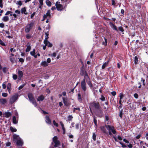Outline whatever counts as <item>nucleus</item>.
Returning a JSON list of instances; mask_svg holds the SVG:
<instances>
[{"instance_id":"obj_1","label":"nucleus","mask_w":148,"mask_h":148,"mask_svg":"<svg viewBox=\"0 0 148 148\" xmlns=\"http://www.w3.org/2000/svg\"><path fill=\"white\" fill-rule=\"evenodd\" d=\"M80 74L82 76H84V78L86 77H89L88 74L86 71V68L85 67L84 64H83L82 66L81 67L80 69Z\"/></svg>"},{"instance_id":"obj_2","label":"nucleus","mask_w":148,"mask_h":148,"mask_svg":"<svg viewBox=\"0 0 148 148\" xmlns=\"http://www.w3.org/2000/svg\"><path fill=\"white\" fill-rule=\"evenodd\" d=\"M90 106L91 107L94 108L97 110L100 109L101 108L99 103L95 101L90 103Z\"/></svg>"},{"instance_id":"obj_3","label":"nucleus","mask_w":148,"mask_h":148,"mask_svg":"<svg viewBox=\"0 0 148 148\" xmlns=\"http://www.w3.org/2000/svg\"><path fill=\"white\" fill-rule=\"evenodd\" d=\"M28 97L29 101L34 105L36 107L37 106V103L34 99L33 94L32 93H29L28 94Z\"/></svg>"},{"instance_id":"obj_4","label":"nucleus","mask_w":148,"mask_h":148,"mask_svg":"<svg viewBox=\"0 0 148 148\" xmlns=\"http://www.w3.org/2000/svg\"><path fill=\"white\" fill-rule=\"evenodd\" d=\"M106 127H108V130H109V134L111 136L112 135V134L111 132L114 134H115L116 133V131L114 129V127L113 126H111L110 125H105Z\"/></svg>"},{"instance_id":"obj_5","label":"nucleus","mask_w":148,"mask_h":148,"mask_svg":"<svg viewBox=\"0 0 148 148\" xmlns=\"http://www.w3.org/2000/svg\"><path fill=\"white\" fill-rule=\"evenodd\" d=\"M34 23L31 22L29 24H27L25 27V33H28L34 26Z\"/></svg>"},{"instance_id":"obj_6","label":"nucleus","mask_w":148,"mask_h":148,"mask_svg":"<svg viewBox=\"0 0 148 148\" xmlns=\"http://www.w3.org/2000/svg\"><path fill=\"white\" fill-rule=\"evenodd\" d=\"M86 79L85 77L84 78L81 82V88L84 91H86L87 89L85 81Z\"/></svg>"},{"instance_id":"obj_7","label":"nucleus","mask_w":148,"mask_h":148,"mask_svg":"<svg viewBox=\"0 0 148 148\" xmlns=\"http://www.w3.org/2000/svg\"><path fill=\"white\" fill-rule=\"evenodd\" d=\"M53 141L55 143L54 146L55 147H57L60 145V142L58 140V138L57 136H54L53 138Z\"/></svg>"},{"instance_id":"obj_8","label":"nucleus","mask_w":148,"mask_h":148,"mask_svg":"<svg viewBox=\"0 0 148 148\" xmlns=\"http://www.w3.org/2000/svg\"><path fill=\"white\" fill-rule=\"evenodd\" d=\"M96 112V115L99 117L102 118L103 115V113L102 110L101 108L100 109L97 110Z\"/></svg>"},{"instance_id":"obj_9","label":"nucleus","mask_w":148,"mask_h":148,"mask_svg":"<svg viewBox=\"0 0 148 148\" xmlns=\"http://www.w3.org/2000/svg\"><path fill=\"white\" fill-rule=\"evenodd\" d=\"M60 2H57L56 3V6L58 10H62L63 8L62 5L60 4Z\"/></svg>"},{"instance_id":"obj_10","label":"nucleus","mask_w":148,"mask_h":148,"mask_svg":"<svg viewBox=\"0 0 148 148\" xmlns=\"http://www.w3.org/2000/svg\"><path fill=\"white\" fill-rule=\"evenodd\" d=\"M18 95H16L12 96L10 98V101L11 103H14L17 99Z\"/></svg>"},{"instance_id":"obj_11","label":"nucleus","mask_w":148,"mask_h":148,"mask_svg":"<svg viewBox=\"0 0 148 148\" xmlns=\"http://www.w3.org/2000/svg\"><path fill=\"white\" fill-rule=\"evenodd\" d=\"M109 24L113 30L118 32V30L116 26L114 24L111 22H110Z\"/></svg>"},{"instance_id":"obj_12","label":"nucleus","mask_w":148,"mask_h":148,"mask_svg":"<svg viewBox=\"0 0 148 148\" xmlns=\"http://www.w3.org/2000/svg\"><path fill=\"white\" fill-rule=\"evenodd\" d=\"M62 99L64 105L66 106H68V99L67 97H63Z\"/></svg>"},{"instance_id":"obj_13","label":"nucleus","mask_w":148,"mask_h":148,"mask_svg":"<svg viewBox=\"0 0 148 148\" xmlns=\"http://www.w3.org/2000/svg\"><path fill=\"white\" fill-rule=\"evenodd\" d=\"M12 115V114L8 112V110L7 112H5L3 113V115L4 117H6L7 118H8L10 116Z\"/></svg>"},{"instance_id":"obj_14","label":"nucleus","mask_w":148,"mask_h":148,"mask_svg":"<svg viewBox=\"0 0 148 148\" xmlns=\"http://www.w3.org/2000/svg\"><path fill=\"white\" fill-rule=\"evenodd\" d=\"M45 97L42 95H41L40 96H38L37 99V101H43Z\"/></svg>"},{"instance_id":"obj_15","label":"nucleus","mask_w":148,"mask_h":148,"mask_svg":"<svg viewBox=\"0 0 148 148\" xmlns=\"http://www.w3.org/2000/svg\"><path fill=\"white\" fill-rule=\"evenodd\" d=\"M18 121V117H16L14 116L13 117L12 121L13 123L14 124H17Z\"/></svg>"},{"instance_id":"obj_16","label":"nucleus","mask_w":148,"mask_h":148,"mask_svg":"<svg viewBox=\"0 0 148 148\" xmlns=\"http://www.w3.org/2000/svg\"><path fill=\"white\" fill-rule=\"evenodd\" d=\"M44 16L45 18H46L48 17H49V18H50L51 17L50 10H48L46 14H44Z\"/></svg>"},{"instance_id":"obj_17","label":"nucleus","mask_w":148,"mask_h":148,"mask_svg":"<svg viewBox=\"0 0 148 148\" xmlns=\"http://www.w3.org/2000/svg\"><path fill=\"white\" fill-rule=\"evenodd\" d=\"M13 141H15L20 138L18 135H16L15 134L13 135Z\"/></svg>"},{"instance_id":"obj_18","label":"nucleus","mask_w":148,"mask_h":148,"mask_svg":"<svg viewBox=\"0 0 148 148\" xmlns=\"http://www.w3.org/2000/svg\"><path fill=\"white\" fill-rule=\"evenodd\" d=\"M101 130L102 132L104 134H107V132H106V130L105 127L103 126H101L100 127Z\"/></svg>"},{"instance_id":"obj_19","label":"nucleus","mask_w":148,"mask_h":148,"mask_svg":"<svg viewBox=\"0 0 148 148\" xmlns=\"http://www.w3.org/2000/svg\"><path fill=\"white\" fill-rule=\"evenodd\" d=\"M16 144L18 146H22L23 145V142L21 138H20L16 141Z\"/></svg>"},{"instance_id":"obj_20","label":"nucleus","mask_w":148,"mask_h":148,"mask_svg":"<svg viewBox=\"0 0 148 148\" xmlns=\"http://www.w3.org/2000/svg\"><path fill=\"white\" fill-rule=\"evenodd\" d=\"M44 43L48 47H51L52 46V44L50 43L49 41L47 40V41H46L44 42Z\"/></svg>"},{"instance_id":"obj_21","label":"nucleus","mask_w":148,"mask_h":148,"mask_svg":"<svg viewBox=\"0 0 148 148\" xmlns=\"http://www.w3.org/2000/svg\"><path fill=\"white\" fill-rule=\"evenodd\" d=\"M45 121L46 123L48 124H50L51 123V120L49 116H46L45 117Z\"/></svg>"},{"instance_id":"obj_22","label":"nucleus","mask_w":148,"mask_h":148,"mask_svg":"<svg viewBox=\"0 0 148 148\" xmlns=\"http://www.w3.org/2000/svg\"><path fill=\"white\" fill-rule=\"evenodd\" d=\"M109 60H108L107 61L104 63L102 65V69H104L106 67V66L109 63Z\"/></svg>"},{"instance_id":"obj_23","label":"nucleus","mask_w":148,"mask_h":148,"mask_svg":"<svg viewBox=\"0 0 148 148\" xmlns=\"http://www.w3.org/2000/svg\"><path fill=\"white\" fill-rule=\"evenodd\" d=\"M9 18L8 16H3L2 18V20L5 22L8 21L9 20Z\"/></svg>"},{"instance_id":"obj_24","label":"nucleus","mask_w":148,"mask_h":148,"mask_svg":"<svg viewBox=\"0 0 148 148\" xmlns=\"http://www.w3.org/2000/svg\"><path fill=\"white\" fill-rule=\"evenodd\" d=\"M45 39L44 40V42H45L46 41H47V40H48V38L49 37H48L49 35V31H48L47 32H46L45 33Z\"/></svg>"},{"instance_id":"obj_25","label":"nucleus","mask_w":148,"mask_h":148,"mask_svg":"<svg viewBox=\"0 0 148 148\" xmlns=\"http://www.w3.org/2000/svg\"><path fill=\"white\" fill-rule=\"evenodd\" d=\"M40 64L44 66H47L48 65V64L46 61H42L41 62Z\"/></svg>"},{"instance_id":"obj_26","label":"nucleus","mask_w":148,"mask_h":148,"mask_svg":"<svg viewBox=\"0 0 148 148\" xmlns=\"http://www.w3.org/2000/svg\"><path fill=\"white\" fill-rule=\"evenodd\" d=\"M7 102L6 100L5 99H0V103L2 104H4Z\"/></svg>"},{"instance_id":"obj_27","label":"nucleus","mask_w":148,"mask_h":148,"mask_svg":"<svg viewBox=\"0 0 148 148\" xmlns=\"http://www.w3.org/2000/svg\"><path fill=\"white\" fill-rule=\"evenodd\" d=\"M21 11L22 14L24 13L25 14H27L26 8L25 7H24L23 8H22L21 9Z\"/></svg>"},{"instance_id":"obj_28","label":"nucleus","mask_w":148,"mask_h":148,"mask_svg":"<svg viewBox=\"0 0 148 148\" xmlns=\"http://www.w3.org/2000/svg\"><path fill=\"white\" fill-rule=\"evenodd\" d=\"M77 99L78 101L80 102H82V99L81 97V95L80 93H79L78 94V97Z\"/></svg>"},{"instance_id":"obj_29","label":"nucleus","mask_w":148,"mask_h":148,"mask_svg":"<svg viewBox=\"0 0 148 148\" xmlns=\"http://www.w3.org/2000/svg\"><path fill=\"white\" fill-rule=\"evenodd\" d=\"M18 74L19 78H21L23 76V73L22 71H18Z\"/></svg>"},{"instance_id":"obj_30","label":"nucleus","mask_w":148,"mask_h":148,"mask_svg":"<svg viewBox=\"0 0 148 148\" xmlns=\"http://www.w3.org/2000/svg\"><path fill=\"white\" fill-rule=\"evenodd\" d=\"M93 121L94 124H95L96 126L97 127V120L96 119L97 118L95 116H93Z\"/></svg>"},{"instance_id":"obj_31","label":"nucleus","mask_w":148,"mask_h":148,"mask_svg":"<svg viewBox=\"0 0 148 148\" xmlns=\"http://www.w3.org/2000/svg\"><path fill=\"white\" fill-rule=\"evenodd\" d=\"M134 63L135 64H137L138 63V58L137 56H136L134 58Z\"/></svg>"},{"instance_id":"obj_32","label":"nucleus","mask_w":148,"mask_h":148,"mask_svg":"<svg viewBox=\"0 0 148 148\" xmlns=\"http://www.w3.org/2000/svg\"><path fill=\"white\" fill-rule=\"evenodd\" d=\"M10 130L12 132H15L17 131V130L15 128H14L12 126L10 127Z\"/></svg>"},{"instance_id":"obj_33","label":"nucleus","mask_w":148,"mask_h":148,"mask_svg":"<svg viewBox=\"0 0 148 148\" xmlns=\"http://www.w3.org/2000/svg\"><path fill=\"white\" fill-rule=\"evenodd\" d=\"M119 97H120L119 100L122 101L121 100L124 97V95L122 93H120L119 94Z\"/></svg>"},{"instance_id":"obj_34","label":"nucleus","mask_w":148,"mask_h":148,"mask_svg":"<svg viewBox=\"0 0 148 148\" xmlns=\"http://www.w3.org/2000/svg\"><path fill=\"white\" fill-rule=\"evenodd\" d=\"M46 4L49 7H50L51 5V3L49 0H46Z\"/></svg>"},{"instance_id":"obj_35","label":"nucleus","mask_w":148,"mask_h":148,"mask_svg":"<svg viewBox=\"0 0 148 148\" xmlns=\"http://www.w3.org/2000/svg\"><path fill=\"white\" fill-rule=\"evenodd\" d=\"M11 84L10 83H9L7 87V89L8 90L9 93H10L11 89Z\"/></svg>"},{"instance_id":"obj_36","label":"nucleus","mask_w":148,"mask_h":148,"mask_svg":"<svg viewBox=\"0 0 148 148\" xmlns=\"http://www.w3.org/2000/svg\"><path fill=\"white\" fill-rule=\"evenodd\" d=\"M104 41L102 42V45L106 46L107 45V39L105 37H104Z\"/></svg>"},{"instance_id":"obj_37","label":"nucleus","mask_w":148,"mask_h":148,"mask_svg":"<svg viewBox=\"0 0 148 148\" xmlns=\"http://www.w3.org/2000/svg\"><path fill=\"white\" fill-rule=\"evenodd\" d=\"M118 31H121L122 32H123L124 29L122 26H120L118 27Z\"/></svg>"},{"instance_id":"obj_38","label":"nucleus","mask_w":148,"mask_h":148,"mask_svg":"<svg viewBox=\"0 0 148 148\" xmlns=\"http://www.w3.org/2000/svg\"><path fill=\"white\" fill-rule=\"evenodd\" d=\"M31 49V47L30 45L27 46V48L26 49V52H28Z\"/></svg>"},{"instance_id":"obj_39","label":"nucleus","mask_w":148,"mask_h":148,"mask_svg":"<svg viewBox=\"0 0 148 148\" xmlns=\"http://www.w3.org/2000/svg\"><path fill=\"white\" fill-rule=\"evenodd\" d=\"M96 135L95 133H93L92 135V139L93 140L95 141L96 140Z\"/></svg>"},{"instance_id":"obj_40","label":"nucleus","mask_w":148,"mask_h":148,"mask_svg":"<svg viewBox=\"0 0 148 148\" xmlns=\"http://www.w3.org/2000/svg\"><path fill=\"white\" fill-rule=\"evenodd\" d=\"M99 99L102 101H104L105 100V97L103 95H101V97L99 98Z\"/></svg>"},{"instance_id":"obj_41","label":"nucleus","mask_w":148,"mask_h":148,"mask_svg":"<svg viewBox=\"0 0 148 148\" xmlns=\"http://www.w3.org/2000/svg\"><path fill=\"white\" fill-rule=\"evenodd\" d=\"M123 110L122 109L119 112V116L121 118H122L123 117Z\"/></svg>"},{"instance_id":"obj_42","label":"nucleus","mask_w":148,"mask_h":148,"mask_svg":"<svg viewBox=\"0 0 148 148\" xmlns=\"http://www.w3.org/2000/svg\"><path fill=\"white\" fill-rule=\"evenodd\" d=\"M35 49H33L32 51H31L30 52V54L32 56H34L35 54Z\"/></svg>"},{"instance_id":"obj_43","label":"nucleus","mask_w":148,"mask_h":148,"mask_svg":"<svg viewBox=\"0 0 148 148\" xmlns=\"http://www.w3.org/2000/svg\"><path fill=\"white\" fill-rule=\"evenodd\" d=\"M17 5H19V6H21L22 5V3L21 1H17L16 3Z\"/></svg>"},{"instance_id":"obj_44","label":"nucleus","mask_w":148,"mask_h":148,"mask_svg":"<svg viewBox=\"0 0 148 148\" xmlns=\"http://www.w3.org/2000/svg\"><path fill=\"white\" fill-rule=\"evenodd\" d=\"M12 77L14 79L16 80L17 78V76L16 74H13Z\"/></svg>"},{"instance_id":"obj_45","label":"nucleus","mask_w":148,"mask_h":148,"mask_svg":"<svg viewBox=\"0 0 148 148\" xmlns=\"http://www.w3.org/2000/svg\"><path fill=\"white\" fill-rule=\"evenodd\" d=\"M87 83L88 85L90 88H92L93 86V85L92 83L90 81H89L87 82Z\"/></svg>"},{"instance_id":"obj_46","label":"nucleus","mask_w":148,"mask_h":148,"mask_svg":"<svg viewBox=\"0 0 148 148\" xmlns=\"http://www.w3.org/2000/svg\"><path fill=\"white\" fill-rule=\"evenodd\" d=\"M25 84H23L21 85L18 87V90H20L21 89H22L25 86Z\"/></svg>"},{"instance_id":"obj_47","label":"nucleus","mask_w":148,"mask_h":148,"mask_svg":"<svg viewBox=\"0 0 148 148\" xmlns=\"http://www.w3.org/2000/svg\"><path fill=\"white\" fill-rule=\"evenodd\" d=\"M10 61L12 63H13L14 62V59L13 58H12L10 56Z\"/></svg>"},{"instance_id":"obj_48","label":"nucleus","mask_w":148,"mask_h":148,"mask_svg":"<svg viewBox=\"0 0 148 148\" xmlns=\"http://www.w3.org/2000/svg\"><path fill=\"white\" fill-rule=\"evenodd\" d=\"M141 136V134H139L137 136H136L135 138L136 139H139Z\"/></svg>"},{"instance_id":"obj_49","label":"nucleus","mask_w":148,"mask_h":148,"mask_svg":"<svg viewBox=\"0 0 148 148\" xmlns=\"http://www.w3.org/2000/svg\"><path fill=\"white\" fill-rule=\"evenodd\" d=\"M53 123L54 125L57 127L58 126V124L56 123L55 120L53 121Z\"/></svg>"},{"instance_id":"obj_50","label":"nucleus","mask_w":148,"mask_h":148,"mask_svg":"<svg viewBox=\"0 0 148 148\" xmlns=\"http://www.w3.org/2000/svg\"><path fill=\"white\" fill-rule=\"evenodd\" d=\"M119 143L122 145V147L123 148H125L127 147V146L123 144L121 142H119Z\"/></svg>"},{"instance_id":"obj_51","label":"nucleus","mask_w":148,"mask_h":148,"mask_svg":"<svg viewBox=\"0 0 148 148\" xmlns=\"http://www.w3.org/2000/svg\"><path fill=\"white\" fill-rule=\"evenodd\" d=\"M11 145V143L10 142H8L6 143L5 145L6 146L9 147Z\"/></svg>"},{"instance_id":"obj_52","label":"nucleus","mask_w":148,"mask_h":148,"mask_svg":"<svg viewBox=\"0 0 148 148\" xmlns=\"http://www.w3.org/2000/svg\"><path fill=\"white\" fill-rule=\"evenodd\" d=\"M73 118V117L71 115L69 116L68 117V119L69 121H71Z\"/></svg>"},{"instance_id":"obj_53","label":"nucleus","mask_w":148,"mask_h":148,"mask_svg":"<svg viewBox=\"0 0 148 148\" xmlns=\"http://www.w3.org/2000/svg\"><path fill=\"white\" fill-rule=\"evenodd\" d=\"M2 87H3V89H5L6 88V83L4 82L3 84Z\"/></svg>"},{"instance_id":"obj_54","label":"nucleus","mask_w":148,"mask_h":148,"mask_svg":"<svg viewBox=\"0 0 148 148\" xmlns=\"http://www.w3.org/2000/svg\"><path fill=\"white\" fill-rule=\"evenodd\" d=\"M119 103L120 104V105L119 106V108H121L122 107L123 105L122 104V101L119 100Z\"/></svg>"},{"instance_id":"obj_55","label":"nucleus","mask_w":148,"mask_h":148,"mask_svg":"<svg viewBox=\"0 0 148 148\" xmlns=\"http://www.w3.org/2000/svg\"><path fill=\"white\" fill-rule=\"evenodd\" d=\"M2 96L4 97H6L8 96V94L6 93H2Z\"/></svg>"},{"instance_id":"obj_56","label":"nucleus","mask_w":148,"mask_h":148,"mask_svg":"<svg viewBox=\"0 0 148 148\" xmlns=\"http://www.w3.org/2000/svg\"><path fill=\"white\" fill-rule=\"evenodd\" d=\"M111 94L112 95L114 96H115L116 94V91H112L111 92Z\"/></svg>"},{"instance_id":"obj_57","label":"nucleus","mask_w":148,"mask_h":148,"mask_svg":"<svg viewBox=\"0 0 148 148\" xmlns=\"http://www.w3.org/2000/svg\"><path fill=\"white\" fill-rule=\"evenodd\" d=\"M10 51L11 52H16V50L15 49H14L13 48H11L10 49Z\"/></svg>"},{"instance_id":"obj_58","label":"nucleus","mask_w":148,"mask_h":148,"mask_svg":"<svg viewBox=\"0 0 148 148\" xmlns=\"http://www.w3.org/2000/svg\"><path fill=\"white\" fill-rule=\"evenodd\" d=\"M26 37L27 39H30V38H31V36L29 34H27L26 35Z\"/></svg>"},{"instance_id":"obj_59","label":"nucleus","mask_w":148,"mask_h":148,"mask_svg":"<svg viewBox=\"0 0 148 148\" xmlns=\"http://www.w3.org/2000/svg\"><path fill=\"white\" fill-rule=\"evenodd\" d=\"M0 44L3 46H5V44L3 42L2 40L0 39Z\"/></svg>"},{"instance_id":"obj_60","label":"nucleus","mask_w":148,"mask_h":148,"mask_svg":"<svg viewBox=\"0 0 148 148\" xmlns=\"http://www.w3.org/2000/svg\"><path fill=\"white\" fill-rule=\"evenodd\" d=\"M141 81L143 82V85L144 86H145V79H144L142 77L141 78Z\"/></svg>"},{"instance_id":"obj_61","label":"nucleus","mask_w":148,"mask_h":148,"mask_svg":"<svg viewBox=\"0 0 148 148\" xmlns=\"http://www.w3.org/2000/svg\"><path fill=\"white\" fill-rule=\"evenodd\" d=\"M12 13V12L10 11H8L5 14V15H7Z\"/></svg>"},{"instance_id":"obj_62","label":"nucleus","mask_w":148,"mask_h":148,"mask_svg":"<svg viewBox=\"0 0 148 148\" xmlns=\"http://www.w3.org/2000/svg\"><path fill=\"white\" fill-rule=\"evenodd\" d=\"M134 96L136 99H137L138 97V95L137 93H135L134 95Z\"/></svg>"},{"instance_id":"obj_63","label":"nucleus","mask_w":148,"mask_h":148,"mask_svg":"<svg viewBox=\"0 0 148 148\" xmlns=\"http://www.w3.org/2000/svg\"><path fill=\"white\" fill-rule=\"evenodd\" d=\"M40 3V4L41 6L43 5V0H38Z\"/></svg>"},{"instance_id":"obj_64","label":"nucleus","mask_w":148,"mask_h":148,"mask_svg":"<svg viewBox=\"0 0 148 148\" xmlns=\"http://www.w3.org/2000/svg\"><path fill=\"white\" fill-rule=\"evenodd\" d=\"M19 61L20 62L23 63L24 62V60L23 58H19Z\"/></svg>"}]
</instances>
